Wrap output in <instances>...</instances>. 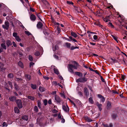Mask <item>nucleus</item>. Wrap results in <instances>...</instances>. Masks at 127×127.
Wrapping results in <instances>:
<instances>
[{"instance_id":"f257e3e1","label":"nucleus","mask_w":127,"mask_h":127,"mask_svg":"<svg viewBox=\"0 0 127 127\" xmlns=\"http://www.w3.org/2000/svg\"><path fill=\"white\" fill-rule=\"evenodd\" d=\"M15 102L18 107L20 109L23 107L22 102L21 100L20 99H17Z\"/></svg>"},{"instance_id":"f03ea898","label":"nucleus","mask_w":127,"mask_h":127,"mask_svg":"<svg viewBox=\"0 0 127 127\" xmlns=\"http://www.w3.org/2000/svg\"><path fill=\"white\" fill-rule=\"evenodd\" d=\"M87 78L83 77V78H79L78 79H76V81L77 83H84L87 81Z\"/></svg>"},{"instance_id":"7ed1b4c3","label":"nucleus","mask_w":127,"mask_h":127,"mask_svg":"<svg viewBox=\"0 0 127 127\" xmlns=\"http://www.w3.org/2000/svg\"><path fill=\"white\" fill-rule=\"evenodd\" d=\"M7 83H6L5 85V89L6 90H8L9 91H10V89L9 88V87H7V84H9L10 87L11 89V90L13 88V85L12 84V82H11L10 81H8L7 82Z\"/></svg>"},{"instance_id":"20e7f679","label":"nucleus","mask_w":127,"mask_h":127,"mask_svg":"<svg viewBox=\"0 0 127 127\" xmlns=\"http://www.w3.org/2000/svg\"><path fill=\"white\" fill-rule=\"evenodd\" d=\"M5 25H3L2 26V27L4 29H6L8 30L9 29V24L8 22L5 21L4 23Z\"/></svg>"},{"instance_id":"39448f33","label":"nucleus","mask_w":127,"mask_h":127,"mask_svg":"<svg viewBox=\"0 0 127 127\" xmlns=\"http://www.w3.org/2000/svg\"><path fill=\"white\" fill-rule=\"evenodd\" d=\"M74 63L76 64V65H73L72 64H70V66L71 67H73L74 69H77L78 68V67L80 66V65L76 61H74Z\"/></svg>"},{"instance_id":"423d86ee","label":"nucleus","mask_w":127,"mask_h":127,"mask_svg":"<svg viewBox=\"0 0 127 127\" xmlns=\"http://www.w3.org/2000/svg\"><path fill=\"white\" fill-rule=\"evenodd\" d=\"M55 99L58 103L59 104L61 102L62 100L60 97L58 95H56L55 96Z\"/></svg>"},{"instance_id":"0eeeda50","label":"nucleus","mask_w":127,"mask_h":127,"mask_svg":"<svg viewBox=\"0 0 127 127\" xmlns=\"http://www.w3.org/2000/svg\"><path fill=\"white\" fill-rule=\"evenodd\" d=\"M16 98V96H11L9 97V99L12 102H14L17 100Z\"/></svg>"},{"instance_id":"6e6552de","label":"nucleus","mask_w":127,"mask_h":127,"mask_svg":"<svg viewBox=\"0 0 127 127\" xmlns=\"http://www.w3.org/2000/svg\"><path fill=\"white\" fill-rule=\"evenodd\" d=\"M43 26V24L40 22H38L36 25L38 29H40Z\"/></svg>"},{"instance_id":"1a4fd4ad","label":"nucleus","mask_w":127,"mask_h":127,"mask_svg":"<svg viewBox=\"0 0 127 127\" xmlns=\"http://www.w3.org/2000/svg\"><path fill=\"white\" fill-rule=\"evenodd\" d=\"M84 93L85 95L86 96H88L89 95V92L88 89L85 87L84 89Z\"/></svg>"},{"instance_id":"9d476101","label":"nucleus","mask_w":127,"mask_h":127,"mask_svg":"<svg viewBox=\"0 0 127 127\" xmlns=\"http://www.w3.org/2000/svg\"><path fill=\"white\" fill-rule=\"evenodd\" d=\"M30 18L32 21H34L36 20V17L34 14H32L30 15Z\"/></svg>"},{"instance_id":"9b49d317","label":"nucleus","mask_w":127,"mask_h":127,"mask_svg":"<svg viewBox=\"0 0 127 127\" xmlns=\"http://www.w3.org/2000/svg\"><path fill=\"white\" fill-rule=\"evenodd\" d=\"M6 46L7 47H9V46H11L12 44L11 41L9 40H6Z\"/></svg>"},{"instance_id":"f8f14e48","label":"nucleus","mask_w":127,"mask_h":127,"mask_svg":"<svg viewBox=\"0 0 127 127\" xmlns=\"http://www.w3.org/2000/svg\"><path fill=\"white\" fill-rule=\"evenodd\" d=\"M97 96L98 98H101V100L102 101V102H103L105 101V99L104 96L100 94L98 95Z\"/></svg>"},{"instance_id":"ddd939ff","label":"nucleus","mask_w":127,"mask_h":127,"mask_svg":"<svg viewBox=\"0 0 127 127\" xmlns=\"http://www.w3.org/2000/svg\"><path fill=\"white\" fill-rule=\"evenodd\" d=\"M62 108L63 110L65 112L69 111V109L68 106L67 105L66 107L64 105H63Z\"/></svg>"},{"instance_id":"4468645a","label":"nucleus","mask_w":127,"mask_h":127,"mask_svg":"<svg viewBox=\"0 0 127 127\" xmlns=\"http://www.w3.org/2000/svg\"><path fill=\"white\" fill-rule=\"evenodd\" d=\"M111 103L110 102L108 101L107 103V109L108 110H109L111 108Z\"/></svg>"},{"instance_id":"2eb2a0df","label":"nucleus","mask_w":127,"mask_h":127,"mask_svg":"<svg viewBox=\"0 0 127 127\" xmlns=\"http://www.w3.org/2000/svg\"><path fill=\"white\" fill-rule=\"evenodd\" d=\"M14 87L15 90L17 91H18L20 89L19 86L16 82L14 83Z\"/></svg>"},{"instance_id":"dca6fc26","label":"nucleus","mask_w":127,"mask_h":127,"mask_svg":"<svg viewBox=\"0 0 127 127\" xmlns=\"http://www.w3.org/2000/svg\"><path fill=\"white\" fill-rule=\"evenodd\" d=\"M75 74L79 77H83V74L79 72L76 71L75 72Z\"/></svg>"},{"instance_id":"f3484780","label":"nucleus","mask_w":127,"mask_h":127,"mask_svg":"<svg viewBox=\"0 0 127 127\" xmlns=\"http://www.w3.org/2000/svg\"><path fill=\"white\" fill-rule=\"evenodd\" d=\"M38 89L40 92H43L45 90V89L44 87L41 86H39Z\"/></svg>"},{"instance_id":"a211bd4d","label":"nucleus","mask_w":127,"mask_h":127,"mask_svg":"<svg viewBox=\"0 0 127 127\" xmlns=\"http://www.w3.org/2000/svg\"><path fill=\"white\" fill-rule=\"evenodd\" d=\"M0 47H1L3 49L6 50V46L5 45V43H3L1 44L0 45Z\"/></svg>"},{"instance_id":"6ab92c4d","label":"nucleus","mask_w":127,"mask_h":127,"mask_svg":"<svg viewBox=\"0 0 127 127\" xmlns=\"http://www.w3.org/2000/svg\"><path fill=\"white\" fill-rule=\"evenodd\" d=\"M9 21L11 23H13L15 21L14 18H12V17H11L9 18Z\"/></svg>"},{"instance_id":"aec40b11","label":"nucleus","mask_w":127,"mask_h":127,"mask_svg":"<svg viewBox=\"0 0 127 127\" xmlns=\"http://www.w3.org/2000/svg\"><path fill=\"white\" fill-rule=\"evenodd\" d=\"M58 45V44H56L53 47V50L54 51H55L56 50H58L59 49Z\"/></svg>"},{"instance_id":"412c9836","label":"nucleus","mask_w":127,"mask_h":127,"mask_svg":"<svg viewBox=\"0 0 127 127\" xmlns=\"http://www.w3.org/2000/svg\"><path fill=\"white\" fill-rule=\"evenodd\" d=\"M25 77L27 80L28 81H30L31 79V76L29 75L26 74L25 75Z\"/></svg>"},{"instance_id":"4be33fe9","label":"nucleus","mask_w":127,"mask_h":127,"mask_svg":"<svg viewBox=\"0 0 127 127\" xmlns=\"http://www.w3.org/2000/svg\"><path fill=\"white\" fill-rule=\"evenodd\" d=\"M31 88L33 90L36 89L37 88V86L36 84H31Z\"/></svg>"},{"instance_id":"5701e85b","label":"nucleus","mask_w":127,"mask_h":127,"mask_svg":"<svg viewBox=\"0 0 127 127\" xmlns=\"http://www.w3.org/2000/svg\"><path fill=\"white\" fill-rule=\"evenodd\" d=\"M72 68L73 67H71L70 66V64L69 65V66L68 67V70L69 72H70L71 73H73L74 72L73 71V70L72 69Z\"/></svg>"},{"instance_id":"b1692460","label":"nucleus","mask_w":127,"mask_h":127,"mask_svg":"<svg viewBox=\"0 0 127 127\" xmlns=\"http://www.w3.org/2000/svg\"><path fill=\"white\" fill-rule=\"evenodd\" d=\"M28 116L27 115H24L21 118L24 120L27 121L28 119Z\"/></svg>"},{"instance_id":"393cba45","label":"nucleus","mask_w":127,"mask_h":127,"mask_svg":"<svg viewBox=\"0 0 127 127\" xmlns=\"http://www.w3.org/2000/svg\"><path fill=\"white\" fill-rule=\"evenodd\" d=\"M53 70L55 74L57 75H58L59 74V70L56 68H54Z\"/></svg>"},{"instance_id":"a878e982","label":"nucleus","mask_w":127,"mask_h":127,"mask_svg":"<svg viewBox=\"0 0 127 127\" xmlns=\"http://www.w3.org/2000/svg\"><path fill=\"white\" fill-rule=\"evenodd\" d=\"M18 65L20 66L21 68H23L24 65L23 63L21 61H19L18 63Z\"/></svg>"},{"instance_id":"bb28decb","label":"nucleus","mask_w":127,"mask_h":127,"mask_svg":"<svg viewBox=\"0 0 127 127\" xmlns=\"http://www.w3.org/2000/svg\"><path fill=\"white\" fill-rule=\"evenodd\" d=\"M118 117V115L117 114H113L112 115V117L113 119H115Z\"/></svg>"},{"instance_id":"cd10ccee","label":"nucleus","mask_w":127,"mask_h":127,"mask_svg":"<svg viewBox=\"0 0 127 127\" xmlns=\"http://www.w3.org/2000/svg\"><path fill=\"white\" fill-rule=\"evenodd\" d=\"M65 46L67 48H70V46L71 45V43H68V42H66L65 43Z\"/></svg>"},{"instance_id":"c85d7f7f","label":"nucleus","mask_w":127,"mask_h":127,"mask_svg":"<svg viewBox=\"0 0 127 127\" xmlns=\"http://www.w3.org/2000/svg\"><path fill=\"white\" fill-rule=\"evenodd\" d=\"M71 34L72 36L75 38H76L77 37V35L76 34L73 32H71Z\"/></svg>"},{"instance_id":"c756f323","label":"nucleus","mask_w":127,"mask_h":127,"mask_svg":"<svg viewBox=\"0 0 127 127\" xmlns=\"http://www.w3.org/2000/svg\"><path fill=\"white\" fill-rule=\"evenodd\" d=\"M89 102L93 104V103L94 101L93 100V97L92 96H91L89 98Z\"/></svg>"},{"instance_id":"7c9ffc66","label":"nucleus","mask_w":127,"mask_h":127,"mask_svg":"<svg viewBox=\"0 0 127 127\" xmlns=\"http://www.w3.org/2000/svg\"><path fill=\"white\" fill-rule=\"evenodd\" d=\"M14 112L15 113H19L20 111L19 109L17 107H15L14 108Z\"/></svg>"},{"instance_id":"2f4dec72","label":"nucleus","mask_w":127,"mask_h":127,"mask_svg":"<svg viewBox=\"0 0 127 127\" xmlns=\"http://www.w3.org/2000/svg\"><path fill=\"white\" fill-rule=\"evenodd\" d=\"M7 76L8 77V78L12 79L13 78V77L14 76L13 74L10 73H9L7 75Z\"/></svg>"},{"instance_id":"473e14b6","label":"nucleus","mask_w":127,"mask_h":127,"mask_svg":"<svg viewBox=\"0 0 127 127\" xmlns=\"http://www.w3.org/2000/svg\"><path fill=\"white\" fill-rule=\"evenodd\" d=\"M79 47H77L76 46L75 47L73 46H72L70 47V48L71 50H72L76 49H79Z\"/></svg>"},{"instance_id":"72a5a7b5","label":"nucleus","mask_w":127,"mask_h":127,"mask_svg":"<svg viewBox=\"0 0 127 127\" xmlns=\"http://www.w3.org/2000/svg\"><path fill=\"white\" fill-rule=\"evenodd\" d=\"M27 97L28 98L32 100H34L35 99V98L33 96H28Z\"/></svg>"},{"instance_id":"f704fd0d","label":"nucleus","mask_w":127,"mask_h":127,"mask_svg":"<svg viewBox=\"0 0 127 127\" xmlns=\"http://www.w3.org/2000/svg\"><path fill=\"white\" fill-rule=\"evenodd\" d=\"M37 106L39 107V108L40 109L41 108V101L39 100H38L37 102Z\"/></svg>"},{"instance_id":"c9c22d12","label":"nucleus","mask_w":127,"mask_h":127,"mask_svg":"<svg viewBox=\"0 0 127 127\" xmlns=\"http://www.w3.org/2000/svg\"><path fill=\"white\" fill-rule=\"evenodd\" d=\"M94 24L95 25H96L97 26H99V27H102V25H100L99 22L98 21H97Z\"/></svg>"},{"instance_id":"e433bc0d","label":"nucleus","mask_w":127,"mask_h":127,"mask_svg":"<svg viewBox=\"0 0 127 127\" xmlns=\"http://www.w3.org/2000/svg\"><path fill=\"white\" fill-rule=\"evenodd\" d=\"M100 111H101L102 110V108L101 107L102 106V105L101 104H99L97 106Z\"/></svg>"},{"instance_id":"4c0bfd02","label":"nucleus","mask_w":127,"mask_h":127,"mask_svg":"<svg viewBox=\"0 0 127 127\" xmlns=\"http://www.w3.org/2000/svg\"><path fill=\"white\" fill-rule=\"evenodd\" d=\"M34 110L36 112H38V108L36 106H35L34 108Z\"/></svg>"},{"instance_id":"58836bf2","label":"nucleus","mask_w":127,"mask_h":127,"mask_svg":"<svg viewBox=\"0 0 127 127\" xmlns=\"http://www.w3.org/2000/svg\"><path fill=\"white\" fill-rule=\"evenodd\" d=\"M6 69V68L4 67H0V71L4 72Z\"/></svg>"},{"instance_id":"ea45409f","label":"nucleus","mask_w":127,"mask_h":127,"mask_svg":"<svg viewBox=\"0 0 127 127\" xmlns=\"http://www.w3.org/2000/svg\"><path fill=\"white\" fill-rule=\"evenodd\" d=\"M86 120L88 122H91L93 121V120L91 118L88 117L86 118Z\"/></svg>"},{"instance_id":"a19ab883","label":"nucleus","mask_w":127,"mask_h":127,"mask_svg":"<svg viewBox=\"0 0 127 127\" xmlns=\"http://www.w3.org/2000/svg\"><path fill=\"white\" fill-rule=\"evenodd\" d=\"M15 38L16 39L18 42H20L21 40V39L20 38L19 36H16V37H15Z\"/></svg>"},{"instance_id":"79ce46f5","label":"nucleus","mask_w":127,"mask_h":127,"mask_svg":"<svg viewBox=\"0 0 127 127\" xmlns=\"http://www.w3.org/2000/svg\"><path fill=\"white\" fill-rule=\"evenodd\" d=\"M29 59L31 61H33V58L31 55H30L29 56Z\"/></svg>"},{"instance_id":"37998d69","label":"nucleus","mask_w":127,"mask_h":127,"mask_svg":"<svg viewBox=\"0 0 127 127\" xmlns=\"http://www.w3.org/2000/svg\"><path fill=\"white\" fill-rule=\"evenodd\" d=\"M112 36L114 39L116 41L117 43H118L119 40H117V37H116V36L113 35H112Z\"/></svg>"},{"instance_id":"c03bdc74","label":"nucleus","mask_w":127,"mask_h":127,"mask_svg":"<svg viewBox=\"0 0 127 127\" xmlns=\"http://www.w3.org/2000/svg\"><path fill=\"white\" fill-rule=\"evenodd\" d=\"M43 103H44V104L45 106H46L47 105V100L45 99H44L43 101Z\"/></svg>"},{"instance_id":"a18cd8bd","label":"nucleus","mask_w":127,"mask_h":127,"mask_svg":"<svg viewBox=\"0 0 127 127\" xmlns=\"http://www.w3.org/2000/svg\"><path fill=\"white\" fill-rule=\"evenodd\" d=\"M41 16V15L40 14V13H39L37 15V17L40 20L42 21V20L40 18V17Z\"/></svg>"},{"instance_id":"49530a36","label":"nucleus","mask_w":127,"mask_h":127,"mask_svg":"<svg viewBox=\"0 0 127 127\" xmlns=\"http://www.w3.org/2000/svg\"><path fill=\"white\" fill-rule=\"evenodd\" d=\"M57 30L58 31V33H60L61 32V30L60 27L59 26H58L57 27Z\"/></svg>"},{"instance_id":"de8ad7c7","label":"nucleus","mask_w":127,"mask_h":127,"mask_svg":"<svg viewBox=\"0 0 127 127\" xmlns=\"http://www.w3.org/2000/svg\"><path fill=\"white\" fill-rule=\"evenodd\" d=\"M34 54L36 56H38L40 54L39 52L37 51L34 53Z\"/></svg>"},{"instance_id":"09e8293b","label":"nucleus","mask_w":127,"mask_h":127,"mask_svg":"<svg viewBox=\"0 0 127 127\" xmlns=\"http://www.w3.org/2000/svg\"><path fill=\"white\" fill-rule=\"evenodd\" d=\"M25 33L26 34L28 35V36L32 35L31 33L29 31H25Z\"/></svg>"},{"instance_id":"8fccbe9b","label":"nucleus","mask_w":127,"mask_h":127,"mask_svg":"<svg viewBox=\"0 0 127 127\" xmlns=\"http://www.w3.org/2000/svg\"><path fill=\"white\" fill-rule=\"evenodd\" d=\"M41 1L45 4H48V2L46 0H41Z\"/></svg>"},{"instance_id":"3c124183","label":"nucleus","mask_w":127,"mask_h":127,"mask_svg":"<svg viewBox=\"0 0 127 127\" xmlns=\"http://www.w3.org/2000/svg\"><path fill=\"white\" fill-rule=\"evenodd\" d=\"M43 32L44 34L46 35H48L49 34V33L47 32L46 31V29L44 30L43 31Z\"/></svg>"},{"instance_id":"603ef678","label":"nucleus","mask_w":127,"mask_h":127,"mask_svg":"<svg viewBox=\"0 0 127 127\" xmlns=\"http://www.w3.org/2000/svg\"><path fill=\"white\" fill-rule=\"evenodd\" d=\"M111 60L113 61L114 63H117L118 62V61L115 59H113L112 58H111Z\"/></svg>"},{"instance_id":"864d4df0","label":"nucleus","mask_w":127,"mask_h":127,"mask_svg":"<svg viewBox=\"0 0 127 127\" xmlns=\"http://www.w3.org/2000/svg\"><path fill=\"white\" fill-rule=\"evenodd\" d=\"M17 34H18L17 33L14 32L13 34V36L14 37H16L18 36L17 35Z\"/></svg>"},{"instance_id":"5fc2aeb1","label":"nucleus","mask_w":127,"mask_h":127,"mask_svg":"<svg viewBox=\"0 0 127 127\" xmlns=\"http://www.w3.org/2000/svg\"><path fill=\"white\" fill-rule=\"evenodd\" d=\"M2 126L3 127H6L7 126V124L6 123L4 122L3 123Z\"/></svg>"},{"instance_id":"6e6d98bb","label":"nucleus","mask_w":127,"mask_h":127,"mask_svg":"<svg viewBox=\"0 0 127 127\" xmlns=\"http://www.w3.org/2000/svg\"><path fill=\"white\" fill-rule=\"evenodd\" d=\"M67 3L68 4L73 5L74 4L73 2L72 1H67Z\"/></svg>"},{"instance_id":"4d7b16f0","label":"nucleus","mask_w":127,"mask_h":127,"mask_svg":"<svg viewBox=\"0 0 127 127\" xmlns=\"http://www.w3.org/2000/svg\"><path fill=\"white\" fill-rule=\"evenodd\" d=\"M108 25L109 26H110L112 28H113L114 27V26L113 25L112 23L110 22L108 23Z\"/></svg>"},{"instance_id":"13d9d810","label":"nucleus","mask_w":127,"mask_h":127,"mask_svg":"<svg viewBox=\"0 0 127 127\" xmlns=\"http://www.w3.org/2000/svg\"><path fill=\"white\" fill-rule=\"evenodd\" d=\"M23 52V51L22 50L21 51H19L18 52V54L19 55L21 56H22L23 55V54L22 53Z\"/></svg>"},{"instance_id":"bf43d9fd","label":"nucleus","mask_w":127,"mask_h":127,"mask_svg":"<svg viewBox=\"0 0 127 127\" xmlns=\"http://www.w3.org/2000/svg\"><path fill=\"white\" fill-rule=\"evenodd\" d=\"M13 44V46L15 47H17V45L15 43V42L14 41H13L12 43Z\"/></svg>"},{"instance_id":"052dcab7","label":"nucleus","mask_w":127,"mask_h":127,"mask_svg":"<svg viewBox=\"0 0 127 127\" xmlns=\"http://www.w3.org/2000/svg\"><path fill=\"white\" fill-rule=\"evenodd\" d=\"M60 94L61 96L62 97H63L64 98H65V96L64 93H60Z\"/></svg>"},{"instance_id":"680f3d73","label":"nucleus","mask_w":127,"mask_h":127,"mask_svg":"<svg viewBox=\"0 0 127 127\" xmlns=\"http://www.w3.org/2000/svg\"><path fill=\"white\" fill-rule=\"evenodd\" d=\"M94 39L95 40H96L97 38V35H95L93 36Z\"/></svg>"},{"instance_id":"e2e57ef3","label":"nucleus","mask_w":127,"mask_h":127,"mask_svg":"<svg viewBox=\"0 0 127 127\" xmlns=\"http://www.w3.org/2000/svg\"><path fill=\"white\" fill-rule=\"evenodd\" d=\"M48 103L49 104H52V102L51 99H50L48 100Z\"/></svg>"},{"instance_id":"0e129e2a","label":"nucleus","mask_w":127,"mask_h":127,"mask_svg":"<svg viewBox=\"0 0 127 127\" xmlns=\"http://www.w3.org/2000/svg\"><path fill=\"white\" fill-rule=\"evenodd\" d=\"M30 9L31 11L32 12H34L35 10H34L33 8L31 7H30Z\"/></svg>"},{"instance_id":"69168bd1","label":"nucleus","mask_w":127,"mask_h":127,"mask_svg":"<svg viewBox=\"0 0 127 127\" xmlns=\"http://www.w3.org/2000/svg\"><path fill=\"white\" fill-rule=\"evenodd\" d=\"M61 42L60 41H57L56 42V44H58V45H59L61 44Z\"/></svg>"},{"instance_id":"338daca9","label":"nucleus","mask_w":127,"mask_h":127,"mask_svg":"<svg viewBox=\"0 0 127 127\" xmlns=\"http://www.w3.org/2000/svg\"><path fill=\"white\" fill-rule=\"evenodd\" d=\"M43 78L47 80H48L49 79V78L48 77L45 76H43Z\"/></svg>"},{"instance_id":"774afa93","label":"nucleus","mask_w":127,"mask_h":127,"mask_svg":"<svg viewBox=\"0 0 127 127\" xmlns=\"http://www.w3.org/2000/svg\"><path fill=\"white\" fill-rule=\"evenodd\" d=\"M61 122L63 123H64L65 122V119L63 118H62L61 119Z\"/></svg>"}]
</instances>
